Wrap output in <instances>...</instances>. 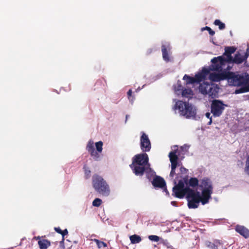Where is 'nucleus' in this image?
I'll use <instances>...</instances> for the list:
<instances>
[{
    "label": "nucleus",
    "instance_id": "nucleus-1",
    "mask_svg": "<svg viewBox=\"0 0 249 249\" xmlns=\"http://www.w3.org/2000/svg\"><path fill=\"white\" fill-rule=\"evenodd\" d=\"M230 66L227 67L222 72L210 73L209 79L213 82H219L222 80H227L231 85L240 86L247 83L246 79L240 74H236L233 72L230 71Z\"/></svg>",
    "mask_w": 249,
    "mask_h": 249
},
{
    "label": "nucleus",
    "instance_id": "nucleus-2",
    "mask_svg": "<svg viewBox=\"0 0 249 249\" xmlns=\"http://www.w3.org/2000/svg\"><path fill=\"white\" fill-rule=\"evenodd\" d=\"M148 161L149 158L147 154H137L133 157L130 167L136 176L142 177L145 172L151 170Z\"/></svg>",
    "mask_w": 249,
    "mask_h": 249
},
{
    "label": "nucleus",
    "instance_id": "nucleus-3",
    "mask_svg": "<svg viewBox=\"0 0 249 249\" xmlns=\"http://www.w3.org/2000/svg\"><path fill=\"white\" fill-rule=\"evenodd\" d=\"M92 186L96 191L107 196L110 194V188L106 181L101 177L95 174L92 177Z\"/></svg>",
    "mask_w": 249,
    "mask_h": 249
},
{
    "label": "nucleus",
    "instance_id": "nucleus-4",
    "mask_svg": "<svg viewBox=\"0 0 249 249\" xmlns=\"http://www.w3.org/2000/svg\"><path fill=\"white\" fill-rule=\"evenodd\" d=\"M193 190L188 187H185L184 182L180 180L178 184L173 188V195L179 198H183L186 196L189 202L191 200Z\"/></svg>",
    "mask_w": 249,
    "mask_h": 249
},
{
    "label": "nucleus",
    "instance_id": "nucleus-5",
    "mask_svg": "<svg viewBox=\"0 0 249 249\" xmlns=\"http://www.w3.org/2000/svg\"><path fill=\"white\" fill-rule=\"evenodd\" d=\"M174 109L175 110L178 109L180 115L185 117L186 118L194 117L196 114V110L193 109L192 105L189 103L178 101L176 102Z\"/></svg>",
    "mask_w": 249,
    "mask_h": 249
},
{
    "label": "nucleus",
    "instance_id": "nucleus-6",
    "mask_svg": "<svg viewBox=\"0 0 249 249\" xmlns=\"http://www.w3.org/2000/svg\"><path fill=\"white\" fill-rule=\"evenodd\" d=\"M213 192V190L202 189L200 194L199 192L193 190L191 200L189 202H208Z\"/></svg>",
    "mask_w": 249,
    "mask_h": 249
},
{
    "label": "nucleus",
    "instance_id": "nucleus-7",
    "mask_svg": "<svg viewBox=\"0 0 249 249\" xmlns=\"http://www.w3.org/2000/svg\"><path fill=\"white\" fill-rule=\"evenodd\" d=\"M200 90L202 94H207L212 98H214L218 94L219 88L214 84L204 83L200 85Z\"/></svg>",
    "mask_w": 249,
    "mask_h": 249
},
{
    "label": "nucleus",
    "instance_id": "nucleus-8",
    "mask_svg": "<svg viewBox=\"0 0 249 249\" xmlns=\"http://www.w3.org/2000/svg\"><path fill=\"white\" fill-rule=\"evenodd\" d=\"M212 64L211 65V69L212 71H215L218 73L222 72L224 70V67L228 63L225 60V57L223 56H219L213 57L211 60ZM227 67L225 68L227 69Z\"/></svg>",
    "mask_w": 249,
    "mask_h": 249
},
{
    "label": "nucleus",
    "instance_id": "nucleus-9",
    "mask_svg": "<svg viewBox=\"0 0 249 249\" xmlns=\"http://www.w3.org/2000/svg\"><path fill=\"white\" fill-rule=\"evenodd\" d=\"M223 102L219 100H213L211 105V112L214 117H219L223 113L225 107Z\"/></svg>",
    "mask_w": 249,
    "mask_h": 249
},
{
    "label": "nucleus",
    "instance_id": "nucleus-10",
    "mask_svg": "<svg viewBox=\"0 0 249 249\" xmlns=\"http://www.w3.org/2000/svg\"><path fill=\"white\" fill-rule=\"evenodd\" d=\"M140 146L143 152H149L151 148L150 140L148 136L143 132L140 138Z\"/></svg>",
    "mask_w": 249,
    "mask_h": 249
},
{
    "label": "nucleus",
    "instance_id": "nucleus-11",
    "mask_svg": "<svg viewBox=\"0 0 249 249\" xmlns=\"http://www.w3.org/2000/svg\"><path fill=\"white\" fill-rule=\"evenodd\" d=\"M152 184L155 188H163L166 193H168L166 182L164 179L160 176H155L152 181Z\"/></svg>",
    "mask_w": 249,
    "mask_h": 249
},
{
    "label": "nucleus",
    "instance_id": "nucleus-12",
    "mask_svg": "<svg viewBox=\"0 0 249 249\" xmlns=\"http://www.w3.org/2000/svg\"><path fill=\"white\" fill-rule=\"evenodd\" d=\"M86 149L93 157L94 160H98L100 159V154L97 151H95L94 147V142L92 140H89L86 146Z\"/></svg>",
    "mask_w": 249,
    "mask_h": 249
},
{
    "label": "nucleus",
    "instance_id": "nucleus-13",
    "mask_svg": "<svg viewBox=\"0 0 249 249\" xmlns=\"http://www.w3.org/2000/svg\"><path fill=\"white\" fill-rule=\"evenodd\" d=\"M249 53H246L243 56L238 52L235 54L234 57L232 58L231 60L230 61V64H240L244 62H246Z\"/></svg>",
    "mask_w": 249,
    "mask_h": 249
},
{
    "label": "nucleus",
    "instance_id": "nucleus-14",
    "mask_svg": "<svg viewBox=\"0 0 249 249\" xmlns=\"http://www.w3.org/2000/svg\"><path fill=\"white\" fill-rule=\"evenodd\" d=\"M171 50L170 45L168 43L162 44L161 46V52L163 60L166 62L170 61L169 54Z\"/></svg>",
    "mask_w": 249,
    "mask_h": 249
},
{
    "label": "nucleus",
    "instance_id": "nucleus-15",
    "mask_svg": "<svg viewBox=\"0 0 249 249\" xmlns=\"http://www.w3.org/2000/svg\"><path fill=\"white\" fill-rule=\"evenodd\" d=\"M236 48L233 46L231 47H226L225 48V52L223 53V57H225V60L228 63L230 64V61L231 60L232 56L231 54L233 53L236 51Z\"/></svg>",
    "mask_w": 249,
    "mask_h": 249
},
{
    "label": "nucleus",
    "instance_id": "nucleus-16",
    "mask_svg": "<svg viewBox=\"0 0 249 249\" xmlns=\"http://www.w3.org/2000/svg\"><path fill=\"white\" fill-rule=\"evenodd\" d=\"M235 231L246 238L249 237V230L245 227L237 225L235 228Z\"/></svg>",
    "mask_w": 249,
    "mask_h": 249
},
{
    "label": "nucleus",
    "instance_id": "nucleus-17",
    "mask_svg": "<svg viewBox=\"0 0 249 249\" xmlns=\"http://www.w3.org/2000/svg\"><path fill=\"white\" fill-rule=\"evenodd\" d=\"M199 187H201L202 189H209L213 190V187L212 185V181L210 179L208 178H204L201 180Z\"/></svg>",
    "mask_w": 249,
    "mask_h": 249
},
{
    "label": "nucleus",
    "instance_id": "nucleus-18",
    "mask_svg": "<svg viewBox=\"0 0 249 249\" xmlns=\"http://www.w3.org/2000/svg\"><path fill=\"white\" fill-rule=\"evenodd\" d=\"M177 150L171 151L169 154V158L171 163V165L178 166V157L177 155Z\"/></svg>",
    "mask_w": 249,
    "mask_h": 249
},
{
    "label": "nucleus",
    "instance_id": "nucleus-19",
    "mask_svg": "<svg viewBox=\"0 0 249 249\" xmlns=\"http://www.w3.org/2000/svg\"><path fill=\"white\" fill-rule=\"evenodd\" d=\"M40 249H47L50 246V243L47 240H40L38 242Z\"/></svg>",
    "mask_w": 249,
    "mask_h": 249
},
{
    "label": "nucleus",
    "instance_id": "nucleus-20",
    "mask_svg": "<svg viewBox=\"0 0 249 249\" xmlns=\"http://www.w3.org/2000/svg\"><path fill=\"white\" fill-rule=\"evenodd\" d=\"M130 240L132 244H137L140 243L142 241L141 237L137 234H134L129 237Z\"/></svg>",
    "mask_w": 249,
    "mask_h": 249
},
{
    "label": "nucleus",
    "instance_id": "nucleus-21",
    "mask_svg": "<svg viewBox=\"0 0 249 249\" xmlns=\"http://www.w3.org/2000/svg\"><path fill=\"white\" fill-rule=\"evenodd\" d=\"M183 80L185 81L186 84H192L196 83L194 77H191L187 74L184 75L183 77Z\"/></svg>",
    "mask_w": 249,
    "mask_h": 249
},
{
    "label": "nucleus",
    "instance_id": "nucleus-22",
    "mask_svg": "<svg viewBox=\"0 0 249 249\" xmlns=\"http://www.w3.org/2000/svg\"><path fill=\"white\" fill-rule=\"evenodd\" d=\"M198 180L196 178H191L189 181V185L193 188L198 186Z\"/></svg>",
    "mask_w": 249,
    "mask_h": 249
},
{
    "label": "nucleus",
    "instance_id": "nucleus-23",
    "mask_svg": "<svg viewBox=\"0 0 249 249\" xmlns=\"http://www.w3.org/2000/svg\"><path fill=\"white\" fill-rule=\"evenodd\" d=\"M205 78V75L204 73H198L195 75L194 77L196 83H199Z\"/></svg>",
    "mask_w": 249,
    "mask_h": 249
},
{
    "label": "nucleus",
    "instance_id": "nucleus-24",
    "mask_svg": "<svg viewBox=\"0 0 249 249\" xmlns=\"http://www.w3.org/2000/svg\"><path fill=\"white\" fill-rule=\"evenodd\" d=\"M91 240L96 243L98 249H101L102 247L106 248L107 247V244L106 243L100 241L97 239H92Z\"/></svg>",
    "mask_w": 249,
    "mask_h": 249
},
{
    "label": "nucleus",
    "instance_id": "nucleus-25",
    "mask_svg": "<svg viewBox=\"0 0 249 249\" xmlns=\"http://www.w3.org/2000/svg\"><path fill=\"white\" fill-rule=\"evenodd\" d=\"M249 91V85L236 89L235 93L236 94L242 93Z\"/></svg>",
    "mask_w": 249,
    "mask_h": 249
},
{
    "label": "nucleus",
    "instance_id": "nucleus-26",
    "mask_svg": "<svg viewBox=\"0 0 249 249\" xmlns=\"http://www.w3.org/2000/svg\"><path fill=\"white\" fill-rule=\"evenodd\" d=\"M216 244H220V241L219 240H215V243H213L212 242H209L207 246L210 249H218V247Z\"/></svg>",
    "mask_w": 249,
    "mask_h": 249
},
{
    "label": "nucleus",
    "instance_id": "nucleus-27",
    "mask_svg": "<svg viewBox=\"0 0 249 249\" xmlns=\"http://www.w3.org/2000/svg\"><path fill=\"white\" fill-rule=\"evenodd\" d=\"M213 23L215 25L218 26L219 30H223L225 28V24L219 19H215Z\"/></svg>",
    "mask_w": 249,
    "mask_h": 249
},
{
    "label": "nucleus",
    "instance_id": "nucleus-28",
    "mask_svg": "<svg viewBox=\"0 0 249 249\" xmlns=\"http://www.w3.org/2000/svg\"><path fill=\"white\" fill-rule=\"evenodd\" d=\"M193 94V91L191 89H185L182 92L183 96L188 97L190 95Z\"/></svg>",
    "mask_w": 249,
    "mask_h": 249
},
{
    "label": "nucleus",
    "instance_id": "nucleus-29",
    "mask_svg": "<svg viewBox=\"0 0 249 249\" xmlns=\"http://www.w3.org/2000/svg\"><path fill=\"white\" fill-rule=\"evenodd\" d=\"M103 143L102 141H99L95 143V146L96 150L98 152H102L103 150Z\"/></svg>",
    "mask_w": 249,
    "mask_h": 249
},
{
    "label": "nucleus",
    "instance_id": "nucleus-30",
    "mask_svg": "<svg viewBox=\"0 0 249 249\" xmlns=\"http://www.w3.org/2000/svg\"><path fill=\"white\" fill-rule=\"evenodd\" d=\"M179 170H180V173L178 174V177L182 178V175H185L187 173L188 170L184 167L181 166Z\"/></svg>",
    "mask_w": 249,
    "mask_h": 249
},
{
    "label": "nucleus",
    "instance_id": "nucleus-31",
    "mask_svg": "<svg viewBox=\"0 0 249 249\" xmlns=\"http://www.w3.org/2000/svg\"><path fill=\"white\" fill-rule=\"evenodd\" d=\"M148 239L151 241L157 242L160 241V238L157 235H150L148 236Z\"/></svg>",
    "mask_w": 249,
    "mask_h": 249
},
{
    "label": "nucleus",
    "instance_id": "nucleus-32",
    "mask_svg": "<svg viewBox=\"0 0 249 249\" xmlns=\"http://www.w3.org/2000/svg\"><path fill=\"white\" fill-rule=\"evenodd\" d=\"M162 243L163 245L165 246H166L168 249H174L173 247L170 245V243L167 240L165 239H162Z\"/></svg>",
    "mask_w": 249,
    "mask_h": 249
},
{
    "label": "nucleus",
    "instance_id": "nucleus-33",
    "mask_svg": "<svg viewBox=\"0 0 249 249\" xmlns=\"http://www.w3.org/2000/svg\"><path fill=\"white\" fill-rule=\"evenodd\" d=\"M84 169L86 178H89L90 177V170L88 167H87L86 166H84Z\"/></svg>",
    "mask_w": 249,
    "mask_h": 249
},
{
    "label": "nucleus",
    "instance_id": "nucleus-34",
    "mask_svg": "<svg viewBox=\"0 0 249 249\" xmlns=\"http://www.w3.org/2000/svg\"><path fill=\"white\" fill-rule=\"evenodd\" d=\"M177 166H173V165H171V172L170 173V177L171 178H173L174 177V176L176 174V172H175V171H176V169L177 168Z\"/></svg>",
    "mask_w": 249,
    "mask_h": 249
},
{
    "label": "nucleus",
    "instance_id": "nucleus-35",
    "mask_svg": "<svg viewBox=\"0 0 249 249\" xmlns=\"http://www.w3.org/2000/svg\"><path fill=\"white\" fill-rule=\"evenodd\" d=\"M210 71H212V70L211 69V66H210V67H209V69H208V68H203L202 69V72H201V73H204V74H205V77H206L207 75H208V74L210 73Z\"/></svg>",
    "mask_w": 249,
    "mask_h": 249
},
{
    "label": "nucleus",
    "instance_id": "nucleus-36",
    "mask_svg": "<svg viewBox=\"0 0 249 249\" xmlns=\"http://www.w3.org/2000/svg\"><path fill=\"white\" fill-rule=\"evenodd\" d=\"M203 30H206L208 31L211 36H213L215 34V32L208 26H206L203 29Z\"/></svg>",
    "mask_w": 249,
    "mask_h": 249
},
{
    "label": "nucleus",
    "instance_id": "nucleus-37",
    "mask_svg": "<svg viewBox=\"0 0 249 249\" xmlns=\"http://www.w3.org/2000/svg\"><path fill=\"white\" fill-rule=\"evenodd\" d=\"M199 203H187L188 207L189 209H196L199 206Z\"/></svg>",
    "mask_w": 249,
    "mask_h": 249
},
{
    "label": "nucleus",
    "instance_id": "nucleus-38",
    "mask_svg": "<svg viewBox=\"0 0 249 249\" xmlns=\"http://www.w3.org/2000/svg\"><path fill=\"white\" fill-rule=\"evenodd\" d=\"M68 234V231L67 229H65L63 231H62V233L61 235L62 236V241L60 242V243H63L64 241V236Z\"/></svg>",
    "mask_w": 249,
    "mask_h": 249
},
{
    "label": "nucleus",
    "instance_id": "nucleus-39",
    "mask_svg": "<svg viewBox=\"0 0 249 249\" xmlns=\"http://www.w3.org/2000/svg\"><path fill=\"white\" fill-rule=\"evenodd\" d=\"M132 90L131 89H129L127 93V97H128V98L129 100H131L130 99V98L132 96Z\"/></svg>",
    "mask_w": 249,
    "mask_h": 249
},
{
    "label": "nucleus",
    "instance_id": "nucleus-40",
    "mask_svg": "<svg viewBox=\"0 0 249 249\" xmlns=\"http://www.w3.org/2000/svg\"><path fill=\"white\" fill-rule=\"evenodd\" d=\"M54 230L56 232L61 234L62 230L59 227H55Z\"/></svg>",
    "mask_w": 249,
    "mask_h": 249
},
{
    "label": "nucleus",
    "instance_id": "nucleus-41",
    "mask_svg": "<svg viewBox=\"0 0 249 249\" xmlns=\"http://www.w3.org/2000/svg\"><path fill=\"white\" fill-rule=\"evenodd\" d=\"M92 202H102V200L99 198H95Z\"/></svg>",
    "mask_w": 249,
    "mask_h": 249
},
{
    "label": "nucleus",
    "instance_id": "nucleus-42",
    "mask_svg": "<svg viewBox=\"0 0 249 249\" xmlns=\"http://www.w3.org/2000/svg\"><path fill=\"white\" fill-rule=\"evenodd\" d=\"M101 204V203H92L93 206L97 207H99Z\"/></svg>",
    "mask_w": 249,
    "mask_h": 249
},
{
    "label": "nucleus",
    "instance_id": "nucleus-43",
    "mask_svg": "<svg viewBox=\"0 0 249 249\" xmlns=\"http://www.w3.org/2000/svg\"><path fill=\"white\" fill-rule=\"evenodd\" d=\"M210 116H211L210 113L207 112V113H206V117L208 118H209L210 119V118H212L211 117H210Z\"/></svg>",
    "mask_w": 249,
    "mask_h": 249
},
{
    "label": "nucleus",
    "instance_id": "nucleus-44",
    "mask_svg": "<svg viewBox=\"0 0 249 249\" xmlns=\"http://www.w3.org/2000/svg\"><path fill=\"white\" fill-rule=\"evenodd\" d=\"M212 118H210V121L208 122V124L210 125L212 124Z\"/></svg>",
    "mask_w": 249,
    "mask_h": 249
},
{
    "label": "nucleus",
    "instance_id": "nucleus-45",
    "mask_svg": "<svg viewBox=\"0 0 249 249\" xmlns=\"http://www.w3.org/2000/svg\"><path fill=\"white\" fill-rule=\"evenodd\" d=\"M219 221H220V220H217L216 221H215V222H214V223H215V224H219V222H219Z\"/></svg>",
    "mask_w": 249,
    "mask_h": 249
},
{
    "label": "nucleus",
    "instance_id": "nucleus-46",
    "mask_svg": "<svg viewBox=\"0 0 249 249\" xmlns=\"http://www.w3.org/2000/svg\"><path fill=\"white\" fill-rule=\"evenodd\" d=\"M173 204V206H174V207H177V205H176V203H172Z\"/></svg>",
    "mask_w": 249,
    "mask_h": 249
},
{
    "label": "nucleus",
    "instance_id": "nucleus-47",
    "mask_svg": "<svg viewBox=\"0 0 249 249\" xmlns=\"http://www.w3.org/2000/svg\"><path fill=\"white\" fill-rule=\"evenodd\" d=\"M126 119H128V115H126Z\"/></svg>",
    "mask_w": 249,
    "mask_h": 249
},
{
    "label": "nucleus",
    "instance_id": "nucleus-48",
    "mask_svg": "<svg viewBox=\"0 0 249 249\" xmlns=\"http://www.w3.org/2000/svg\"><path fill=\"white\" fill-rule=\"evenodd\" d=\"M171 202L174 203V202H176V201H172Z\"/></svg>",
    "mask_w": 249,
    "mask_h": 249
},
{
    "label": "nucleus",
    "instance_id": "nucleus-49",
    "mask_svg": "<svg viewBox=\"0 0 249 249\" xmlns=\"http://www.w3.org/2000/svg\"><path fill=\"white\" fill-rule=\"evenodd\" d=\"M37 239H39V236H38V237H37Z\"/></svg>",
    "mask_w": 249,
    "mask_h": 249
},
{
    "label": "nucleus",
    "instance_id": "nucleus-50",
    "mask_svg": "<svg viewBox=\"0 0 249 249\" xmlns=\"http://www.w3.org/2000/svg\"><path fill=\"white\" fill-rule=\"evenodd\" d=\"M202 204L203 205H204V204H205L206 203H202Z\"/></svg>",
    "mask_w": 249,
    "mask_h": 249
}]
</instances>
